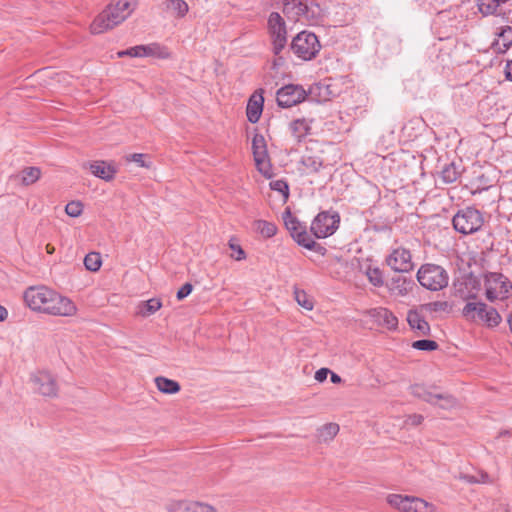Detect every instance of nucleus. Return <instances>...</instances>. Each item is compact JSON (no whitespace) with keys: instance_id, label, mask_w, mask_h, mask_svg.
<instances>
[{"instance_id":"f8f14e48","label":"nucleus","mask_w":512,"mask_h":512,"mask_svg":"<svg viewBox=\"0 0 512 512\" xmlns=\"http://www.w3.org/2000/svg\"><path fill=\"white\" fill-rule=\"evenodd\" d=\"M252 152L258 171L266 177H271V165L268 159L266 141L263 135L255 134L253 137Z\"/></svg>"},{"instance_id":"aec40b11","label":"nucleus","mask_w":512,"mask_h":512,"mask_svg":"<svg viewBox=\"0 0 512 512\" xmlns=\"http://www.w3.org/2000/svg\"><path fill=\"white\" fill-rule=\"evenodd\" d=\"M407 321L411 329H413L418 336H427L430 334V325L424 317L417 311H409Z\"/></svg>"},{"instance_id":"49530a36","label":"nucleus","mask_w":512,"mask_h":512,"mask_svg":"<svg viewBox=\"0 0 512 512\" xmlns=\"http://www.w3.org/2000/svg\"><path fill=\"white\" fill-rule=\"evenodd\" d=\"M193 511L192 512H216L214 507L201 503V502H195L193 503Z\"/></svg>"},{"instance_id":"f3484780","label":"nucleus","mask_w":512,"mask_h":512,"mask_svg":"<svg viewBox=\"0 0 512 512\" xmlns=\"http://www.w3.org/2000/svg\"><path fill=\"white\" fill-rule=\"evenodd\" d=\"M87 166L94 176L107 182L114 179L117 173V169L113 164L102 160L85 163L84 167Z\"/></svg>"},{"instance_id":"c85d7f7f","label":"nucleus","mask_w":512,"mask_h":512,"mask_svg":"<svg viewBox=\"0 0 512 512\" xmlns=\"http://www.w3.org/2000/svg\"><path fill=\"white\" fill-rule=\"evenodd\" d=\"M40 176L41 170L38 167H26L21 171V180L26 186L35 183Z\"/></svg>"},{"instance_id":"393cba45","label":"nucleus","mask_w":512,"mask_h":512,"mask_svg":"<svg viewBox=\"0 0 512 512\" xmlns=\"http://www.w3.org/2000/svg\"><path fill=\"white\" fill-rule=\"evenodd\" d=\"M155 384L158 390L165 394H175L181 389L177 381L168 379L163 376L156 377Z\"/></svg>"},{"instance_id":"c03bdc74","label":"nucleus","mask_w":512,"mask_h":512,"mask_svg":"<svg viewBox=\"0 0 512 512\" xmlns=\"http://www.w3.org/2000/svg\"><path fill=\"white\" fill-rule=\"evenodd\" d=\"M229 247L236 252V256H233L237 261L243 260L246 258L245 251L242 249V247L231 239L229 241Z\"/></svg>"},{"instance_id":"58836bf2","label":"nucleus","mask_w":512,"mask_h":512,"mask_svg":"<svg viewBox=\"0 0 512 512\" xmlns=\"http://www.w3.org/2000/svg\"><path fill=\"white\" fill-rule=\"evenodd\" d=\"M339 432V425L336 423L325 424L321 430V436L324 440L334 438Z\"/></svg>"},{"instance_id":"4c0bfd02","label":"nucleus","mask_w":512,"mask_h":512,"mask_svg":"<svg viewBox=\"0 0 512 512\" xmlns=\"http://www.w3.org/2000/svg\"><path fill=\"white\" fill-rule=\"evenodd\" d=\"M295 300L297 303L305 308L306 310H312L313 309V301L310 299V297L302 290H296L295 291Z\"/></svg>"},{"instance_id":"4468645a","label":"nucleus","mask_w":512,"mask_h":512,"mask_svg":"<svg viewBox=\"0 0 512 512\" xmlns=\"http://www.w3.org/2000/svg\"><path fill=\"white\" fill-rule=\"evenodd\" d=\"M33 389L45 397H55L58 393V386L55 378L46 371H38L31 375Z\"/></svg>"},{"instance_id":"7c9ffc66","label":"nucleus","mask_w":512,"mask_h":512,"mask_svg":"<svg viewBox=\"0 0 512 512\" xmlns=\"http://www.w3.org/2000/svg\"><path fill=\"white\" fill-rule=\"evenodd\" d=\"M501 320L502 318L498 311L495 308L488 306L484 315L483 323L488 327H496L501 323Z\"/></svg>"},{"instance_id":"72a5a7b5","label":"nucleus","mask_w":512,"mask_h":512,"mask_svg":"<svg viewBox=\"0 0 512 512\" xmlns=\"http://www.w3.org/2000/svg\"><path fill=\"white\" fill-rule=\"evenodd\" d=\"M498 36L503 40V48H499L498 53H505L512 46V27H503Z\"/></svg>"},{"instance_id":"2f4dec72","label":"nucleus","mask_w":512,"mask_h":512,"mask_svg":"<svg viewBox=\"0 0 512 512\" xmlns=\"http://www.w3.org/2000/svg\"><path fill=\"white\" fill-rule=\"evenodd\" d=\"M458 177L459 172L454 164L446 165L441 171V179L446 184L455 182Z\"/></svg>"},{"instance_id":"7ed1b4c3","label":"nucleus","mask_w":512,"mask_h":512,"mask_svg":"<svg viewBox=\"0 0 512 512\" xmlns=\"http://www.w3.org/2000/svg\"><path fill=\"white\" fill-rule=\"evenodd\" d=\"M283 219L290 235L300 246H303L308 250L315 251L320 255H324L326 253V249L316 243L307 232L306 225L302 224L290 211L285 212Z\"/></svg>"},{"instance_id":"412c9836","label":"nucleus","mask_w":512,"mask_h":512,"mask_svg":"<svg viewBox=\"0 0 512 512\" xmlns=\"http://www.w3.org/2000/svg\"><path fill=\"white\" fill-rule=\"evenodd\" d=\"M372 316L380 325L390 330L396 329L398 325L397 317L387 308L379 307L374 309L372 312Z\"/></svg>"},{"instance_id":"6e6d98bb","label":"nucleus","mask_w":512,"mask_h":512,"mask_svg":"<svg viewBox=\"0 0 512 512\" xmlns=\"http://www.w3.org/2000/svg\"><path fill=\"white\" fill-rule=\"evenodd\" d=\"M8 316V311L7 309L0 305V322L4 321Z\"/></svg>"},{"instance_id":"dca6fc26","label":"nucleus","mask_w":512,"mask_h":512,"mask_svg":"<svg viewBox=\"0 0 512 512\" xmlns=\"http://www.w3.org/2000/svg\"><path fill=\"white\" fill-rule=\"evenodd\" d=\"M263 92V89L254 91L248 100L246 116L250 123H257L261 117L264 105Z\"/></svg>"},{"instance_id":"4d7b16f0","label":"nucleus","mask_w":512,"mask_h":512,"mask_svg":"<svg viewBox=\"0 0 512 512\" xmlns=\"http://www.w3.org/2000/svg\"><path fill=\"white\" fill-rule=\"evenodd\" d=\"M45 249L48 254H53L55 251V247L51 244H47Z\"/></svg>"},{"instance_id":"f704fd0d","label":"nucleus","mask_w":512,"mask_h":512,"mask_svg":"<svg viewBox=\"0 0 512 512\" xmlns=\"http://www.w3.org/2000/svg\"><path fill=\"white\" fill-rule=\"evenodd\" d=\"M155 47L146 46V45H138L135 47H131L128 49V56L130 57H144L154 54Z\"/></svg>"},{"instance_id":"5fc2aeb1","label":"nucleus","mask_w":512,"mask_h":512,"mask_svg":"<svg viewBox=\"0 0 512 512\" xmlns=\"http://www.w3.org/2000/svg\"><path fill=\"white\" fill-rule=\"evenodd\" d=\"M329 374L331 375L330 379H331L332 383H334V384L341 383L342 379H341V377L338 374H336L334 372H331V371H330Z\"/></svg>"},{"instance_id":"b1692460","label":"nucleus","mask_w":512,"mask_h":512,"mask_svg":"<svg viewBox=\"0 0 512 512\" xmlns=\"http://www.w3.org/2000/svg\"><path fill=\"white\" fill-rule=\"evenodd\" d=\"M162 307V302L159 298H151L147 301L141 302L138 305L137 314L142 317H149L157 312Z\"/></svg>"},{"instance_id":"79ce46f5","label":"nucleus","mask_w":512,"mask_h":512,"mask_svg":"<svg viewBox=\"0 0 512 512\" xmlns=\"http://www.w3.org/2000/svg\"><path fill=\"white\" fill-rule=\"evenodd\" d=\"M194 501H179L172 505L171 512H192Z\"/></svg>"},{"instance_id":"c9c22d12","label":"nucleus","mask_w":512,"mask_h":512,"mask_svg":"<svg viewBox=\"0 0 512 512\" xmlns=\"http://www.w3.org/2000/svg\"><path fill=\"white\" fill-rule=\"evenodd\" d=\"M367 277L369 282L375 287H381L384 284L383 274L379 268H371L369 267L367 272Z\"/></svg>"},{"instance_id":"1a4fd4ad","label":"nucleus","mask_w":512,"mask_h":512,"mask_svg":"<svg viewBox=\"0 0 512 512\" xmlns=\"http://www.w3.org/2000/svg\"><path fill=\"white\" fill-rule=\"evenodd\" d=\"M387 502L402 512H433V506L418 497L390 494Z\"/></svg>"},{"instance_id":"39448f33","label":"nucleus","mask_w":512,"mask_h":512,"mask_svg":"<svg viewBox=\"0 0 512 512\" xmlns=\"http://www.w3.org/2000/svg\"><path fill=\"white\" fill-rule=\"evenodd\" d=\"M290 48L298 58L309 61L316 57L321 45L314 33L302 31L293 38Z\"/></svg>"},{"instance_id":"20e7f679","label":"nucleus","mask_w":512,"mask_h":512,"mask_svg":"<svg viewBox=\"0 0 512 512\" xmlns=\"http://www.w3.org/2000/svg\"><path fill=\"white\" fill-rule=\"evenodd\" d=\"M417 280L430 291H440L448 286L449 275L442 266L426 263L419 268Z\"/></svg>"},{"instance_id":"6e6552de","label":"nucleus","mask_w":512,"mask_h":512,"mask_svg":"<svg viewBox=\"0 0 512 512\" xmlns=\"http://www.w3.org/2000/svg\"><path fill=\"white\" fill-rule=\"evenodd\" d=\"M339 222L337 212L322 211L312 221L310 230L316 238H326L337 230Z\"/></svg>"},{"instance_id":"de8ad7c7","label":"nucleus","mask_w":512,"mask_h":512,"mask_svg":"<svg viewBox=\"0 0 512 512\" xmlns=\"http://www.w3.org/2000/svg\"><path fill=\"white\" fill-rule=\"evenodd\" d=\"M423 419V416L420 414H412L407 416L405 424L411 426H418L422 423Z\"/></svg>"},{"instance_id":"4be33fe9","label":"nucleus","mask_w":512,"mask_h":512,"mask_svg":"<svg viewBox=\"0 0 512 512\" xmlns=\"http://www.w3.org/2000/svg\"><path fill=\"white\" fill-rule=\"evenodd\" d=\"M165 10L175 18H183L189 11V6L184 0H165Z\"/></svg>"},{"instance_id":"bb28decb","label":"nucleus","mask_w":512,"mask_h":512,"mask_svg":"<svg viewBox=\"0 0 512 512\" xmlns=\"http://www.w3.org/2000/svg\"><path fill=\"white\" fill-rule=\"evenodd\" d=\"M290 129L295 138L299 141L307 136L310 131V125L306 119H296L290 124Z\"/></svg>"},{"instance_id":"a878e982","label":"nucleus","mask_w":512,"mask_h":512,"mask_svg":"<svg viewBox=\"0 0 512 512\" xmlns=\"http://www.w3.org/2000/svg\"><path fill=\"white\" fill-rule=\"evenodd\" d=\"M306 173H317L323 166L321 157L314 155H303L300 161Z\"/></svg>"},{"instance_id":"5701e85b","label":"nucleus","mask_w":512,"mask_h":512,"mask_svg":"<svg viewBox=\"0 0 512 512\" xmlns=\"http://www.w3.org/2000/svg\"><path fill=\"white\" fill-rule=\"evenodd\" d=\"M410 392L413 396L432 405L436 404V398L439 394L432 392L430 388L420 384L410 386Z\"/></svg>"},{"instance_id":"423d86ee","label":"nucleus","mask_w":512,"mask_h":512,"mask_svg":"<svg viewBox=\"0 0 512 512\" xmlns=\"http://www.w3.org/2000/svg\"><path fill=\"white\" fill-rule=\"evenodd\" d=\"M484 285L486 298L490 302L507 298L512 289V283L509 279L503 274L496 272L486 274Z\"/></svg>"},{"instance_id":"a211bd4d","label":"nucleus","mask_w":512,"mask_h":512,"mask_svg":"<svg viewBox=\"0 0 512 512\" xmlns=\"http://www.w3.org/2000/svg\"><path fill=\"white\" fill-rule=\"evenodd\" d=\"M386 285L391 293L398 296H405L412 290L415 283L412 278L396 275L393 276Z\"/></svg>"},{"instance_id":"f257e3e1","label":"nucleus","mask_w":512,"mask_h":512,"mask_svg":"<svg viewBox=\"0 0 512 512\" xmlns=\"http://www.w3.org/2000/svg\"><path fill=\"white\" fill-rule=\"evenodd\" d=\"M23 298L26 305L33 311L54 316H72L77 311L70 299L43 285L28 287Z\"/></svg>"},{"instance_id":"37998d69","label":"nucleus","mask_w":512,"mask_h":512,"mask_svg":"<svg viewBox=\"0 0 512 512\" xmlns=\"http://www.w3.org/2000/svg\"><path fill=\"white\" fill-rule=\"evenodd\" d=\"M145 155L142 153H134L130 154L126 157L127 161H132L137 163L140 167H149V164H147L144 160Z\"/></svg>"},{"instance_id":"603ef678","label":"nucleus","mask_w":512,"mask_h":512,"mask_svg":"<svg viewBox=\"0 0 512 512\" xmlns=\"http://www.w3.org/2000/svg\"><path fill=\"white\" fill-rule=\"evenodd\" d=\"M459 479H461L467 483H470V484H478L476 475L460 474Z\"/></svg>"},{"instance_id":"2eb2a0df","label":"nucleus","mask_w":512,"mask_h":512,"mask_svg":"<svg viewBox=\"0 0 512 512\" xmlns=\"http://www.w3.org/2000/svg\"><path fill=\"white\" fill-rule=\"evenodd\" d=\"M313 7L319 9V5L313 1L311 2V6H309L308 3L301 0H290L284 3L283 11L297 19L299 17H305L308 20L315 15Z\"/></svg>"},{"instance_id":"9d476101","label":"nucleus","mask_w":512,"mask_h":512,"mask_svg":"<svg viewBox=\"0 0 512 512\" xmlns=\"http://www.w3.org/2000/svg\"><path fill=\"white\" fill-rule=\"evenodd\" d=\"M268 29L272 39L273 52L279 55L287 43V31L284 19L277 12H272L268 18Z\"/></svg>"},{"instance_id":"0eeeda50","label":"nucleus","mask_w":512,"mask_h":512,"mask_svg":"<svg viewBox=\"0 0 512 512\" xmlns=\"http://www.w3.org/2000/svg\"><path fill=\"white\" fill-rule=\"evenodd\" d=\"M483 225V216L475 208L468 207L460 210L453 217V226L455 230L462 234H471L478 231Z\"/></svg>"},{"instance_id":"ea45409f","label":"nucleus","mask_w":512,"mask_h":512,"mask_svg":"<svg viewBox=\"0 0 512 512\" xmlns=\"http://www.w3.org/2000/svg\"><path fill=\"white\" fill-rule=\"evenodd\" d=\"M270 188L281 193L285 199L289 196V186L285 180H275L270 182Z\"/></svg>"},{"instance_id":"864d4df0","label":"nucleus","mask_w":512,"mask_h":512,"mask_svg":"<svg viewBox=\"0 0 512 512\" xmlns=\"http://www.w3.org/2000/svg\"><path fill=\"white\" fill-rule=\"evenodd\" d=\"M505 76L508 80L512 81V60L507 61L505 67Z\"/></svg>"},{"instance_id":"e433bc0d","label":"nucleus","mask_w":512,"mask_h":512,"mask_svg":"<svg viewBox=\"0 0 512 512\" xmlns=\"http://www.w3.org/2000/svg\"><path fill=\"white\" fill-rule=\"evenodd\" d=\"M412 347L421 351H434L438 348V343L430 339H421L414 341Z\"/></svg>"},{"instance_id":"9b49d317","label":"nucleus","mask_w":512,"mask_h":512,"mask_svg":"<svg viewBox=\"0 0 512 512\" xmlns=\"http://www.w3.org/2000/svg\"><path fill=\"white\" fill-rule=\"evenodd\" d=\"M307 96V92L301 85L288 84L277 91L276 100L278 106L282 108H290L303 102Z\"/></svg>"},{"instance_id":"3c124183","label":"nucleus","mask_w":512,"mask_h":512,"mask_svg":"<svg viewBox=\"0 0 512 512\" xmlns=\"http://www.w3.org/2000/svg\"><path fill=\"white\" fill-rule=\"evenodd\" d=\"M329 373L330 370L328 368H320L319 370L316 371L314 377L318 382H323L324 380H326Z\"/></svg>"},{"instance_id":"09e8293b","label":"nucleus","mask_w":512,"mask_h":512,"mask_svg":"<svg viewBox=\"0 0 512 512\" xmlns=\"http://www.w3.org/2000/svg\"><path fill=\"white\" fill-rule=\"evenodd\" d=\"M430 306L433 311H447L449 308V303L446 301H435L430 303Z\"/></svg>"},{"instance_id":"a18cd8bd","label":"nucleus","mask_w":512,"mask_h":512,"mask_svg":"<svg viewBox=\"0 0 512 512\" xmlns=\"http://www.w3.org/2000/svg\"><path fill=\"white\" fill-rule=\"evenodd\" d=\"M193 290V286L190 283H185L178 291H177V299L183 300L186 298Z\"/></svg>"},{"instance_id":"bf43d9fd","label":"nucleus","mask_w":512,"mask_h":512,"mask_svg":"<svg viewBox=\"0 0 512 512\" xmlns=\"http://www.w3.org/2000/svg\"><path fill=\"white\" fill-rule=\"evenodd\" d=\"M117 54H118L119 57L128 56V49L123 50V51H119Z\"/></svg>"},{"instance_id":"c756f323","label":"nucleus","mask_w":512,"mask_h":512,"mask_svg":"<svg viewBox=\"0 0 512 512\" xmlns=\"http://www.w3.org/2000/svg\"><path fill=\"white\" fill-rule=\"evenodd\" d=\"M102 264L101 255L97 252H90L84 258V265L87 270L96 272Z\"/></svg>"},{"instance_id":"f03ea898","label":"nucleus","mask_w":512,"mask_h":512,"mask_svg":"<svg viewBox=\"0 0 512 512\" xmlns=\"http://www.w3.org/2000/svg\"><path fill=\"white\" fill-rule=\"evenodd\" d=\"M136 0H113L92 22L93 34H101L125 21L136 8Z\"/></svg>"},{"instance_id":"473e14b6","label":"nucleus","mask_w":512,"mask_h":512,"mask_svg":"<svg viewBox=\"0 0 512 512\" xmlns=\"http://www.w3.org/2000/svg\"><path fill=\"white\" fill-rule=\"evenodd\" d=\"M442 409H452L457 406V400L450 394L439 393L436 398V404Z\"/></svg>"},{"instance_id":"ddd939ff","label":"nucleus","mask_w":512,"mask_h":512,"mask_svg":"<svg viewBox=\"0 0 512 512\" xmlns=\"http://www.w3.org/2000/svg\"><path fill=\"white\" fill-rule=\"evenodd\" d=\"M386 263L392 270L398 273H408L414 268L410 251L403 247L393 249L387 256Z\"/></svg>"},{"instance_id":"cd10ccee","label":"nucleus","mask_w":512,"mask_h":512,"mask_svg":"<svg viewBox=\"0 0 512 512\" xmlns=\"http://www.w3.org/2000/svg\"><path fill=\"white\" fill-rule=\"evenodd\" d=\"M253 225L254 229L265 238H271L277 232V226L266 220H256Z\"/></svg>"},{"instance_id":"13d9d810","label":"nucleus","mask_w":512,"mask_h":512,"mask_svg":"<svg viewBox=\"0 0 512 512\" xmlns=\"http://www.w3.org/2000/svg\"><path fill=\"white\" fill-rule=\"evenodd\" d=\"M507 322H508V325H509V329H510V331L512 333V313L508 316Z\"/></svg>"},{"instance_id":"8fccbe9b","label":"nucleus","mask_w":512,"mask_h":512,"mask_svg":"<svg viewBox=\"0 0 512 512\" xmlns=\"http://www.w3.org/2000/svg\"><path fill=\"white\" fill-rule=\"evenodd\" d=\"M478 484H490L492 483L491 477L484 471H479L477 474Z\"/></svg>"},{"instance_id":"6ab92c4d","label":"nucleus","mask_w":512,"mask_h":512,"mask_svg":"<svg viewBox=\"0 0 512 512\" xmlns=\"http://www.w3.org/2000/svg\"><path fill=\"white\" fill-rule=\"evenodd\" d=\"M488 305L484 302H467L462 309L463 316L470 321H482Z\"/></svg>"},{"instance_id":"a19ab883","label":"nucleus","mask_w":512,"mask_h":512,"mask_svg":"<svg viewBox=\"0 0 512 512\" xmlns=\"http://www.w3.org/2000/svg\"><path fill=\"white\" fill-rule=\"evenodd\" d=\"M65 212L71 217H78L82 213V204L79 201H71L66 205Z\"/></svg>"},{"instance_id":"052dcab7","label":"nucleus","mask_w":512,"mask_h":512,"mask_svg":"<svg viewBox=\"0 0 512 512\" xmlns=\"http://www.w3.org/2000/svg\"><path fill=\"white\" fill-rule=\"evenodd\" d=\"M476 298V295H469L468 296V299H475Z\"/></svg>"}]
</instances>
